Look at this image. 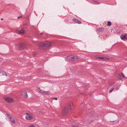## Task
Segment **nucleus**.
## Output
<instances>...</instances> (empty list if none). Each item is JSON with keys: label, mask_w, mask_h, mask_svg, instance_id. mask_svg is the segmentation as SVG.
Returning <instances> with one entry per match:
<instances>
[{"label": "nucleus", "mask_w": 127, "mask_h": 127, "mask_svg": "<svg viewBox=\"0 0 127 127\" xmlns=\"http://www.w3.org/2000/svg\"><path fill=\"white\" fill-rule=\"evenodd\" d=\"M41 49L46 50L52 46L51 43L48 42L46 41L38 45Z\"/></svg>", "instance_id": "nucleus-1"}, {"label": "nucleus", "mask_w": 127, "mask_h": 127, "mask_svg": "<svg viewBox=\"0 0 127 127\" xmlns=\"http://www.w3.org/2000/svg\"><path fill=\"white\" fill-rule=\"evenodd\" d=\"M4 99L8 102H11L14 101V100L12 98L9 97H4Z\"/></svg>", "instance_id": "nucleus-2"}, {"label": "nucleus", "mask_w": 127, "mask_h": 127, "mask_svg": "<svg viewBox=\"0 0 127 127\" xmlns=\"http://www.w3.org/2000/svg\"><path fill=\"white\" fill-rule=\"evenodd\" d=\"M67 109L65 107H64L63 109L62 112V115L63 116L66 115L68 113Z\"/></svg>", "instance_id": "nucleus-3"}, {"label": "nucleus", "mask_w": 127, "mask_h": 127, "mask_svg": "<svg viewBox=\"0 0 127 127\" xmlns=\"http://www.w3.org/2000/svg\"><path fill=\"white\" fill-rule=\"evenodd\" d=\"M95 58L98 59V60H102L103 61H106L109 60V59L105 57H101L98 56L97 55H96L95 56Z\"/></svg>", "instance_id": "nucleus-4"}, {"label": "nucleus", "mask_w": 127, "mask_h": 127, "mask_svg": "<svg viewBox=\"0 0 127 127\" xmlns=\"http://www.w3.org/2000/svg\"><path fill=\"white\" fill-rule=\"evenodd\" d=\"M26 115L25 116V118L28 120H31L32 119V114H26Z\"/></svg>", "instance_id": "nucleus-5"}, {"label": "nucleus", "mask_w": 127, "mask_h": 127, "mask_svg": "<svg viewBox=\"0 0 127 127\" xmlns=\"http://www.w3.org/2000/svg\"><path fill=\"white\" fill-rule=\"evenodd\" d=\"M16 33L19 34H22L24 33L25 31L23 29H22L20 30L16 31Z\"/></svg>", "instance_id": "nucleus-6"}, {"label": "nucleus", "mask_w": 127, "mask_h": 127, "mask_svg": "<svg viewBox=\"0 0 127 127\" xmlns=\"http://www.w3.org/2000/svg\"><path fill=\"white\" fill-rule=\"evenodd\" d=\"M19 46L20 50L24 48L25 47V44L23 43L19 44Z\"/></svg>", "instance_id": "nucleus-7"}, {"label": "nucleus", "mask_w": 127, "mask_h": 127, "mask_svg": "<svg viewBox=\"0 0 127 127\" xmlns=\"http://www.w3.org/2000/svg\"><path fill=\"white\" fill-rule=\"evenodd\" d=\"M71 61H76L78 60L77 58L75 56H71Z\"/></svg>", "instance_id": "nucleus-8"}, {"label": "nucleus", "mask_w": 127, "mask_h": 127, "mask_svg": "<svg viewBox=\"0 0 127 127\" xmlns=\"http://www.w3.org/2000/svg\"><path fill=\"white\" fill-rule=\"evenodd\" d=\"M72 56H67L66 58L65 59V60L66 61H71Z\"/></svg>", "instance_id": "nucleus-9"}, {"label": "nucleus", "mask_w": 127, "mask_h": 127, "mask_svg": "<svg viewBox=\"0 0 127 127\" xmlns=\"http://www.w3.org/2000/svg\"><path fill=\"white\" fill-rule=\"evenodd\" d=\"M73 21H74V22H76V23H78L79 24H81V22L79 20L76 19L75 18H73Z\"/></svg>", "instance_id": "nucleus-10"}, {"label": "nucleus", "mask_w": 127, "mask_h": 127, "mask_svg": "<svg viewBox=\"0 0 127 127\" xmlns=\"http://www.w3.org/2000/svg\"><path fill=\"white\" fill-rule=\"evenodd\" d=\"M127 35L126 33H124V34L121 35L120 36L121 38L123 40L125 39Z\"/></svg>", "instance_id": "nucleus-11"}, {"label": "nucleus", "mask_w": 127, "mask_h": 127, "mask_svg": "<svg viewBox=\"0 0 127 127\" xmlns=\"http://www.w3.org/2000/svg\"><path fill=\"white\" fill-rule=\"evenodd\" d=\"M22 95L23 97L25 98H27L28 97L27 93L26 92L22 94Z\"/></svg>", "instance_id": "nucleus-12"}, {"label": "nucleus", "mask_w": 127, "mask_h": 127, "mask_svg": "<svg viewBox=\"0 0 127 127\" xmlns=\"http://www.w3.org/2000/svg\"><path fill=\"white\" fill-rule=\"evenodd\" d=\"M37 89L38 90V92L40 94H42L43 95V92L44 91H43V90H41L39 88H38Z\"/></svg>", "instance_id": "nucleus-13"}, {"label": "nucleus", "mask_w": 127, "mask_h": 127, "mask_svg": "<svg viewBox=\"0 0 127 127\" xmlns=\"http://www.w3.org/2000/svg\"><path fill=\"white\" fill-rule=\"evenodd\" d=\"M72 106V103L69 104L68 105V108H69V109H71L73 107Z\"/></svg>", "instance_id": "nucleus-14"}, {"label": "nucleus", "mask_w": 127, "mask_h": 127, "mask_svg": "<svg viewBox=\"0 0 127 127\" xmlns=\"http://www.w3.org/2000/svg\"><path fill=\"white\" fill-rule=\"evenodd\" d=\"M50 92L49 91H44L43 93V95H49Z\"/></svg>", "instance_id": "nucleus-15"}, {"label": "nucleus", "mask_w": 127, "mask_h": 127, "mask_svg": "<svg viewBox=\"0 0 127 127\" xmlns=\"http://www.w3.org/2000/svg\"><path fill=\"white\" fill-rule=\"evenodd\" d=\"M104 30V28H100L97 29V31H99L100 32H102Z\"/></svg>", "instance_id": "nucleus-16"}, {"label": "nucleus", "mask_w": 127, "mask_h": 127, "mask_svg": "<svg viewBox=\"0 0 127 127\" xmlns=\"http://www.w3.org/2000/svg\"><path fill=\"white\" fill-rule=\"evenodd\" d=\"M10 120L13 124H15V121L13 118H12Z\"/></svg>", "instance_id": "nucleus-17"}, {"label": "nucleus", "mask_w": 127, "mask_h": 127, "mask_svg": "<svg viewBox=\"0 0 127 127\" xmlns=\"http://www.w3.org/2000/svg\"><path fill=\"white\" fill-rule=\"evenodd\" d=\"M1 75H5L6 76H7V74L5 72H1Z\"/></svg>", "instance_id": "nucleus-18"}, {"label": "nucleus", "mask_w": 127, "mask_h": 127, "mask_svg": "<svg viewBox=\"0 0 127 127\" xmlns=\"http://www.w3.org/2000/svg\"><path fill=\"white\" fill-rule=\"evenodd\" d=\"M107 26H110L111 25V22L110 21H108L107 22Z\"/></svg>", "instance_id": "nucleus-19"}, {"label": "nucleus", "mask_w": 127, "mask_h": 127, "mask_svg": "<svg viewBox=\"0 0 127 127\" xmlns=\"http://www.w3.org/2000/svg\"><path fill=\"white\" fill-rule=\"evenodd\" d=\"M6 115H7V117L9 118V120L12 117L10 116L8 114H6Z\"/></svg>", "instance_id": "nucleus-20"}, {"label": "nucleus", "mask_w": 127, "mask_h": 127, "mask_svg": "<svg viewBox=\"0 0 127 127\" xmlns=\"http://www.w3.org/2000/svg\"><path fill=\"white\" fill-rule=\"evenodd\" d=\"M121 74L123 78H124L125 77V75L122 72L121 73Z\"/></svg>", "instance_id": "nucleus-21"}, {"label": "nucleus", "mask_w": 127, "mask_h": 127, "mask_svg": "<svg viewBox=\"0 0 127 127\" xmlns=\"http://www.w3.org/2000/svg\"><path fill=\"white\" fill-rule=\"evenodd\" d=\"M114 89V88H113L111 90H110L109 91V93H110L111 92H112V91H113V90Z\"/></svg>", "instance_id": "nucleus-22"}, {"label": "nucleus", "mask_w": 127, "mask_h": 127, "mask_svg": "<svg viewBox=\"0 0 127 127\" xmlns=\"http://www.w3.org/2000/svg\"><path fill=\"white\" fill-rule=\"evenodd\" d=\"M32 54L33 56H34L36 55V53L35 52H33Z\"/></svg>", "instance_id": "nucleus-23"}, {"label": "nucleus", "mask_w": 127, "mask_h": 127, "mask_svg": "<svg viewBox=\"0 0 127 127\" xmlns=\"http://www.w3.org/2000/svg\"><path fill=\"white\" fill-rule=\"evenodd\" d=\"M29 127H35L33 125H31Z\"/></svg>", "instance_id": "nucleus-24"}, {"label": "nucleus", "mask_w": 127, "mask_h": 127, "mask_svg": "<svg viewBox=\"0 0 127 127\" xmlns=\"http://www.w3.org/2000/svg\"><path fill=\"white\" fill-rule=\"evenodd\" d=\"M52 98L54 99H55L56 100H57V97H56V98Z\"/></svg>", "instance_id": "nucleus-25"}, {"label": "nucleus", "mask_w": 127, "mask_h": 127, "mask_svg": "<svg viewBox=\"0 0 127 127\" xmlns=\"http://www.w3.org/2000/svg\"><path fill=\"white\" fill-rule=\"evenodd\" d=\"M95 4H99V3L98 2H96L95 3Z\"/></svg>", "instance_id": "nucleus-26"}, {"label": "nucleus", "mask_w": 127, "mask_h": 127, "mask_svg": "<svg viewBox=\"0 0 127 127\" xmlns=\"http://www.w3.org/2000/svg\"><path fill=\"white\" fill-rule=\"evenodd\" d=\"M21 17V16H19V17H18L17 18H18V19H19V18H20Z\"/></svg>", "instance_id": "nucleus-27"}, {"label": "nucleus", "mask_w": 127, "mask_h": 127, "mask_svg": "<svg viewBox=\"0 0 127 127\" xmlns=\"http://www.w3.org/2000/svg\"><path fill=\"white\" fill-rule=\"evenodd\" d=\"M126 40H127V36H126V38L125 39Z\"/></svg>", "instance_id": "nucleus-28"}, {"label": "nucleus", "mask_w": 127, "mask_h": 127, "mask_svg": "<svg viewBox=\"0 0 127 127\" xmlns=\"http://www.w3.org/2000/svg\"><path fill=\"white\" fill-rule=\"evenodd\" d=\"M43 34V33H40V34L41 35H42Z\"/></svg>", "instance_id": "nucleus-29"}, {"label": "nucleus", "mask_w": 127, "mask_h": 127, "mask_svg": "<svg viewBox=\"0 0 127 127\" xmlns=\"http://www.w3.org/2000/svg\"><path fill=\"white\" fill-rule=\"evenodd\" d=\"M3 19V18H2L1 19V20H2Z\"/></svg>", "instance_id": "nucleus-30"}, {"label": "nucleus", "mask_w": 127, "mask_h": 127, "mask_svg": "<svg viewBox=\"0 0 127 127\" xmlns=\"http://www.w3.org/2000/svg\"><path fill=\"white\" fill-rule=\"evenodd\" d=\"M105 36H107V35H105Z\"/></svg>", "instance_id": "nucleus-31"}, {"label": "nucleus", "mask_w": 127, "mask_h": 127, "mask_svg": "<svg viewBox=\"0 0 127 127\" xmlns=\"http://www.w3.org/2000/svg\"><path fill=\"white\" fill-rule=\"evenodd\" d=\"M1 72H0V74H1Z\"/></svg>", "instance_id": "nucleus-32"}, {"label": "nucleus", "mask_w": 127, "mask_h": 127, "mask_svg": "<svg viewBox=\"0 0 127 127\" xmlns=\"http://www.w3.org/2000/svg\"><path fill=\"white\" fill-rule=\"evenodd\" d=\"M127 78V77H126Z\"/></svg>", "instance_id": "nucleus-33"}]
</instances>
